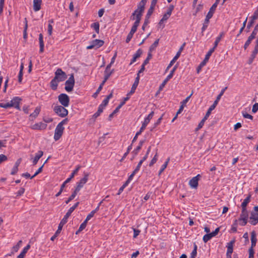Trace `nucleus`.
<instances>
[{
    "label": "nucleus",
    "mask_w": 258,
    "mask_h": 258,
    "mask_svg": "<svg viewBox=\"0 0 258 258\" xmlns=\"http://www.w3.org/2000/svg\"><path fill=\"white\" fill-rule=\"evenodd\" d=\"M137 7V9L132 14L131 19L133 20H136L135 23L139 24L145 7L138 4Z\"/></svg>",
    "instance_id": "1"
},
{
    "label": "nucleus",
    "mask_w": 258,
    "mask_h": 258,
    "mask_svg": "<svg viewBox=\"0 0 258 258\" xmlns=\"http://www.w3.org/2000/svg\"><path fill=\"white\" fill-rule=\"evenodd\" d=\"M79 204L80 203L79 202H77L73 206L69 209L62 219L60 222L58 226L59 227V228H61L62 229L63 225L68 222L69 217L71 216L73 212L78 207Z\"/></svg>",
    "instance_id": "2"
},
{
    "label": "nucleus",
    "mask_w": 258,
    "mask_h": 258,
    "mask_svg": "<svg viewBox=\"0 0 258 258\" xmlns=\"http://www.w3.org/2000/svg\"><path fill=\"white\" fill-rule=\"evenodd\" d=\"M65 107L62 105H56L53 108V111L58 116L64 117L68 114V111Z\"/></svg>",
    "instance_id": "3"
},
{
    "label": "nucleus",
    "mask_w": 258,
    "mask_h": 258,
    "mask_svg": "<svg viewBox=\"0 0 258 258\" xmlns=\"http://www.w3.org/2000/svg\"><path fill=\"white\" fill-rule=\"evenodd\" d=\"M75 79L74 74H72L69 79L67 80L65 82V87L64 89L68 92H70L73 91V88L75 85Z\"/></svg>",
    "instance_id": "4"
},
{
    "label": "nucleus",
    "mask_w": 258,
    "mask_h": 258,
    "mask_svg": "<svg viewBox=\"0 0 258 258\" xmlns=\"http://www.w3.org/2000/svg\"><path fill=\"white\" fill-rule=\"evenodd\" d=\"M58 100L61 105L68 107L70 103L69 96L64 93H61L58 96Z\"/></svg>",
    "instance_id": "5"
},
{
    "label": "nucleus",
    "mask_w": 258,
    "mask_h": 258,
    "mask_svg": "<svg viewBox=\"0 0 258 258\" xmlns=\"http://www.w3.org/2000/svg\"><path fill=\"white\" fill-rule=\"evenodd\" d=\"M177 68V66L176 64L170 71L169 74L167 76L166 79L163 81L162 84L160 85L159 88V92L161 91L168 81L172 78L173 74Z\"/></svg>",
    "instance_id": "6"
},
{
    "label": "nucleus",
    "mask_w": 258,
    "mask_h": 258,
    "mask_svg": "<svg viewBox=\"0 0 258 258\" xmlns=\"http://www.w3.org/2000/svg\"><path fill=\"white\" fill-rule=\"evenodd\" d=\"M104 42L102 40L95 39L91 42V44L87 46V49H91L94 48H98L103 45Z\"/></svg>",
    "instance_id": "7"
},
{
    "label": "nucleus",
    "mask_w": 258,
    "mask_h": 258,
    "mask_svg": "<svg viewBox=\"0 0 258 258\" xmlns=\"http://www.w3.org/2000/svg\"><path fill=\"white\" fill-rule=\"evenodd\" d=\"M54 78L57 79L58 81L62 82L67 79V76L66 74L61 69H57L55 72Z\"/></svg>",
    "instance_id": "8"
},
{
    "label": "nucleus",
    "mask_w": 258,
    "mask_h": 258,
    "mask_svg": "<svg viewBox=\"0 0 258 258\" xmlns=\"http://www.w3.org/2000/svg\"><path fill=\"white\" fill-rule=\"evenodd\" d=\"M227 87H225L221 91L220 94L217 96L216 100L214 101V103L209 107L207 112L211 114V111L214 109L217 105L219 100L221 98V96L223 95L224 92L227 89Z\"/></svg>",
    "instance_id": "9"
},
{
    "label": "nucleus",
    "mask_w": 258,
    "mask_h": 258,
    "mask_svg": "<svg viewBox=\"0 0 258 258\" xmlns=\"http://www.w3.org/2000/svg\"><path fill=\"white\" fill-rule=\"evenodd\" d=\"M258 18V8L254 11L253 15L250 17V20L248 22L246 27V32L249 31V29L252 26L254 23V21Z\"/></svg>",
    "instance_id": "10"
},
{
    "label": "nucleus",
    "mask_w": 258,
    "mask_h": 258,
    "mask_svg": "<svg viewBox=\"0 0 258 258\" xmlns=\"http://www.w3.org/2000/svg\"><path fill=\"white\" fill-rule=\"evenodd\" d=\"M64 128L57 125L54 132V139L55 141H58L62 136Z\"/></svg>",
    "instance_id": "11"
},
{
    "label": "nucleus",
    "mask_w": 258,
    "mask_h": 258,
    "mask_svg": "<svg viewBox=\"0 0 258 258\" xmlns=\"http://www.w3.org/2000/svg\"><path fill=\"white\" fill-rule=\"evenodd\" d=\"M235 243V240H232L227 243L226 256L227 258H231V254L233 250V244Z\"/></svg>",
    "instance_id": "12"
},
{
    "label": "nucleus",
    "mask_w": 258,
    "mask_h": 258,
    "mask_svg": "<svg viewBox=\"0 0 258 258\" xmlns=\"http://www.w3.org/2000/svg\"><path fill=\"white\" fill-rule=\"evenodd\" d=\"M249 219V223L252 225H255L258 223L257 213L254 211L251 212Z\"/></svg>",
    "instance_id": "13"
},
{
    "label": "nucleus",
    "mask_w": 258,
    "mask_h": 258,
    "mask_svg": "<svg viewBox=\"0 0 258 258\" xmlns=\"http://www.w3.org/2000/svg\"><path fill=\"white\" fill-rule=\"evenodd\" d=\"M139 80H140V75L137 74V76L136 77L135 82L132 85L131 90L130 92L127 94V96H129V95L133 94L135 92V90H136V89L139 85Z\"/></svg>",
    "instance_id": "14"
},
{
    "label": "nucleus",
    "mask_w": 258,
    "mask_h": 258,
    "mask_svg": "<svg viewBox=\"0 0 258 258\" xmlns=\"http://www.w3.org/2000/svg\"><path fill=\"white\" fill-rule=\"evenodd\" d=\"M201 177L200 174L192 178L189 181V184L192 188H197L198 186V181Z\"/></svg>",
    "instance_id": "15"
},
{
    "label": "nucleus",
    "mask_w": 258,
    "mask_h": 258,
    "mask_svg": "<svg viewBox=\"0 0 258 258\" xmlns=\"http://www.w3.org/2000/svg\"><path fill=\"white\" fill-rule=\"evenodd\" d=\"M47 124L42 122L36 123L31 126V128L34 130H41L46 128Z\"/></svg>",
    "instance_id": "16"
},
{
    "label": "nucleus",
    "mask_w": 258,
    "mask_h": 258,
    "mask_svg": "<svg viewBox=\"0 0 258 258\" xmlns=\"http://www.w3.org/2000/svg\"><path fill=\"white\" fill-rule=\"evenodd\" d=\"M154 112L153 111H151L150 113L145 118L144 121L142 125V127L145 129L147 124L149 123L150 120L152 118Z\"/></svg>",
    "instance_id": "17"
},
{
    "label": "nucleus",
    "mask_w": 258,
    "mask_h": 258,
    "mask_svg": "<svg viewBox=\"0 0 258 258\" xmlns=\"http://www.w3.org/2000/svg\"><path fill=\"white\" fill-rule=\"evenodd\" d=\"M41 111V107L37 106L36 107L34 111L29 115V120L30 121H33L40 113Z\"/></svg>",
    "instance_id": "18"
},
{
    "label": "nucleus",
    "mask_w": 258,
    "mask_h": 258,
    "mask_svg": "<svg viewBox=\"0 0 258 258\" xmlns=\"http://www.w3.org/2000/svg\"><path fill=\"white\" fill-rule=\"evenodd\" d=\"M220 0H216L215 3L212 6V7L210 8V10L209 12L208 13L207 15H210V17H212L213 16V14L216 10V9L219 3Z\"/></svg>",
    "instance_id": "19"
},
{
    "label": "nucleus",
    "mask_w": 258,
    "mask_h": 258,
    "mask_svg": "<svg viewBox=\"0 0 258 258\" xmlns=\"http://www.w3.org/2000/svg\"><path fill=\"white\" fill-rule=\"evenodd\" d=\"M215 51L214 48H212L209 50L208 53L206 54L204 59L202 61V65H206V63L209 59L210 57L212 55V53Z\"/></svg>",
    "instance_id": "20"
},
{
    "label": "nucleus",
    "mask_w": 258,
    "mask_h": 258,
    "mask_svg": "<svg viewBox=\"0 0 258 258\" xmlns=\"http://www.w3.org/2000/svg\"><path fill=\"white\" fill-rule=\"evenodd\" d=\"M43 152L42 151H39L35 155L34 158H32V163L33 165H36L40 158L43 156Z\"/></svg>",
    "instance_id": "21"
},
{
    "label": "nucleus",
    "mask_w": 258,
    "mask_h": 258,
    "mask_svg": "<svg viewBox=\"0 0 258 258\" xmlns=\"http://www.w3.org/2000/svg\"><path fill=\"white\" fill-rule=\"evenodd\" d=\"M41 4L42 0H33V10L35 12L40 10Z\"/></svg>",
    "instance_id": "22"
},
{
    "label": "nucleus",
    "mask_w": 258,
    "mask_h": 258,
    "mask_svg": "<svg viewBox=\"0 0 258 258\" xmlns=\"http://www.w3.org/2000/svg\"><path fill=\"white\" fill-rule=\"evenodd\" d=\"M22 99L19 97H14L13 98V103L14 104V107L17 109L20 110V104Z\"/></svg>",
    "instance_id": "23"
},
{
    "label": "nucleus",
    "mask_w": 258,
    "mask_h": 258,
    "mask_svg": "<svg viewBox=\"0 0 258 258\" xmlns=\"http://www.w3.org/2000/svg\"><path fill=\"white\" fill-rule=\"evenodd\" d=\"M212 17H210V15H207L204 22L203 23V27L202 28V33H203L207 28L210 22V19Z\"/></svg>",
    "instance_id": "24"
},
{
    "label": "nucleus",
    "mask_w": 258,
    "mask_h": 258,
    "mask_svg": "<svg viewBox=\"0 0 258 258\" xmlns=\"http://www.w3.org/2000/svg\"><path fill=\"white\" fill-rule=\"evenodd\" d=\"M89 174L87 173H84V177L80 179V180L77 183V184L80 185L83 187L84 185L87 182L88 179Z\"/></svg>",
    "instance_id": "25"
},
{
    "label": "nucleus",
    "mask_w": 258,
    "mask_h": 258,
    "mask_svg": "<svg viewBox=\"0 0 258 258\" xmlns=\"http://www.w3.org/2000/svg\"><path fill=\"white\" fill-rule=\"evenodd\" d=\"M143 53V51L141 49H139L136 52V53L134 55L133 58L131 60L130 64H132L134 62H135L137 59L141 56Z\"/></svg>",
    "instance_id": "26"
},
{
    "label": "nucleus",
    "mask_w": 258,
    "mask_h": 258,
    "mask_svg": "<svg viewBox=\"0 0 258 258\" xmlns=\"http://www.w3.org/2000/svg\"><path fill=\"white\" fill-rule=\"evenodd\" d=\"M256 235V233L254 231H252L251 232V247L250 248H253V247L254 246H255V245H256V241H257Z\"/></svg>",
    "instance_id": "27"
},
{
    "label": "nucleus",
    "mask_w": 258,
    "mask_h": 258,
    "mask_svg": "<svg viewBox=\"0 0 258 258\" xmlns=\"http://www.w3.org/2000/svg\"><path fill=\"white\" fill-rule=\"evenodd\" d=\"M39 42L40 46L39 51L40 53H42L44 51V43L43 41V35L41 33L39 35Z\"/></svg>",
    "instance_id": "28"
},
{
    "label": "nucleus",
    "mask_w": 258,
    "mask_h": 258,
    "mask_svg": "<svg viewBox=\"0 0 258 258\" xmlns=\"http://www.w3.org/2000/svg\"><path fill=\"white\" fill-rule=\"evenodd\" d=\"M145 140H142L140 141L139 145L137 147V148L133 150L132 152V153L135 155V156H136L139 153V151L141 150L142 146L143 144L145 143Z\"/></svg>",
    "instance_id": "29"
},
{
    "label": "nucleus",
    "mask_w": 258,
    "mask_h": 258,
    "mask_svg": "<svg viewBox=\"0 0 258 258\" xmlns=\"http://www.w3.org/2000/svg\"><path fill=\"white\" fill-rule=\"evenodd\" d=\"M59 81L57 79L54 78L50 82V87L52 90H56L57 88L58 83Z\"/></svg>",
    "instance_id": "30"
},
{
    "label": "nucleus",
    "mask_w": 258,
    "mask_h": 258,
    "mask_svg": "<svg viewBox=\"0 0 258 258\" xmlns=\"http://www.w3.org/2000/svg\"><path fill=\"white\" fill-rule=\"evenodd\" d=\"M224 34H225L224 32H222L220 33L219 35L216 38V40H215L214 44V46L213 47V48H214L215 49L217 47L218 44L219 42L220 41V40H221L222 38L224 36Z\"/></svg>",
    "instance_id": "31"
},
{
    "label": "nucleus",
    "mask_w": 258,
    "mask_h": 258,
    "mask_svg": "<svg viewBox=\"0 0 258 258\" xmlns=\"http://www.w3.org/2000/svg\"><path fill=\"white\" fill-rule=\"evenodd\" d=\"M251 199V195L249 194L248 196L245 199L241 205V208L246 209L247 204L250 202Z\"/></svg>",
    "instance_id": "32"
},
{
    "label": "nucleus",
    "mask_w": 258,
    "mask_h": 258,
    "mask_svg": "<svg viewBox=\"0 0 258 258\" xmlns=\"http://www.w3.org/2000/svg\"><path fill=\"white\" fill-rule=\"evenodd\" d=\"M257 53H258V51L257 50L254 49L252 51V53H251V54L250 55V57L249 58V59H248V64H250L252 63V62L253 61V59L256 57V55L257 54Z\"/></svg>",
    "instance_id": "33"
},
{
    "label": "nucleus",
    "mask_w": 258,
    "mask_h": 258,
    "mask_svg": "<svg viewBox=\"0 0 258 258\" xmlns=\"http://www.w3.org/2000/svg\"><path fill=\"white\" fill-rule=\"evenodd\" d=\"M248 218V213L247 209L241 208V213L240 215L239 218Z\"/></svg>",
    "instance_id": "34"
},
{
    "label": "nucleus",
    "mask_w": 258,
    "mask_h": 258,
    "mask_svg": "<svg viewBox=\"0 0 258 258\" xmlns=\"http://www.w3.org/2000/svg\"><path fill=\"white\" fill-rule=\"evenodd\" d=\"M180 56H179V54L178 53H176L175 56L173 57V58L172 59V60L170 61V63L168 64V66H167L166 69V72L171 67V66L173 64V63L175 62V61L179 58Z\"/></svg>",
    "instance_id": "35"
},
{
    "label": "nucleus",
    "mask_w": 258,
    "mask_h": 258,
    "mask_svg": "<svg viewBox=\"0 0 258 258\" xmlns=\"http://www.w3.org/2000/svg\"><path fill=\"white\" fill-rule=\"evenodd\" d=\"M159 39H158L156 40L150 46L149 48V51L152 52V51L154 50L155 48L157 47L159 44Z\"/></svg>",
    "instance_id": "36"
},
{
    "label": "nucleus",
    "mask_w": 258,
    "mask_h": 258,
    "mask_svg": "<svg viewBox=\"0 0 258 258\" xmlns=\"http://www.w3.org/2000/svg\"><path fill=\"white\" fill-rule=\"evenodd\" d=\"M169 160H170V158H168L167 159L166 161L162 165V167L158 173L159 175H160L162 173V172H163V171L166 168Z\"/></svg>",
    "instance_id": "37"
},
{
    "label": "nucleus",
    "mask_w": 258,
    "mask_h": 258,
    "mask_svg": "<svg viewBox=\"0 0 258 258\" xmlns=\"http://www.w3.org/2000/svg\"><path fill=\"white\" fill-rule=\"evenodd\" d=\"M238 225V220H235L232 225L231 231L235 233L237 232V227Z\"/></svg>",
    "instance_id": "38"
},
{
    "label": "nucleus",
    "mask_w": 258,
    "mask_h": 258,
    "mask_svg": "<svg viewBox=\"0 0 258 258\" xmlns=\"http://www.w3.org/2000/svg\"><path fill=\"white\" fill-rule=\"evenodd\" d=\"M28 28L27 20L25 18V27L23 31V38L26 39L27 38V30Z\"/></svg>",
    "instance_id": "39"
},
{
    "label": "nucleus",
    "mask_w": 258,
    "mask_h": 258,
    "mask_svg": "<svg viewBox=\"0 0 258 258\" xmlns=\"http://www.w3.org/2000/svg\"><path fill=\"white\" fill-rule=\"evenodd\" d=\"M91 27L93 28L97 33L99 32V24L98 22L93 23L91 25Z\"/></svg>",
    "instance_id": "40"
},
{
    "label": "nucleus",
    "mask_w": 258,
    "mask_h": 258,
    "mask_svg": "<svg viewBox=\"0 0 258 258\" xmlns=\"http://www.w3.org/2000/svg\"><path fill=\"white\" fill-rule=\"evenodd\" d=\"M197 254V246L196 244H194V248L192 250L191 253H190V256L189 258H196Z\"/></svg>",
    "instance_id": "41"
},
{
    "label": "nucleus",
    "mask_w": 258,
    "mask_h": 258,
    "mask_svg": "<svg viewBox=\"0 0 258 258\" xmlns=\"http://www.w3.org/2000/svg\"><path fill=\"white\" fill-rule=\"evenodd\" d=\"M120 106H119V105L114 110V111L110 114H109V116H108V120H111L112 118L113 117V116H114V115L117 112H118L119 110L120 109Z\"/></svg>",
    "instance_id": "42"
},
{
    "label": "nucleus",
    "mask_w": 258,
    "mask_h": 258,
    "mask_svg": "<svg viewBox=\"0 0 258 258\" xmlns=\"http://www.w3.org/2000/svg\"><path fill=\"white\" fill-rule=\"evenodd\" d=\"M212 237H213V236H212V235L210 233H207L203 236V240L204 242L206 243L209 240H210Z\"/></svg>",
    "instance_id": "43"
},
{
    "label": "nucleus",
    "mask_w": 258,
    "mask_h": 258,
    "mask_svg": "<svg viewBox=\"0 0 258 258\" xmlns=\"http://www.w3.org/2000/svg\"><path fill=\"white\" fill-rule=\"evenodd\" d=\"M103 108H101L100 107H98V110L94 114V115H93V117L94 118H96L97 117H98L100 115V114L103 112Z\"/></svg>",
    "instance_id": "44"
},
{
    "label": "nucleus",
    "mask_w": 258,
    "mask_h": 258,
    "mask_svg": "<svg viewBox=\"0 0 258 258\" xmlns=\"http://www.w3.org/2000/svg\"><path fill=\"white\" fill-rule=\"evenodd\" d=\"M157 157H158V154L157 153H156L154 157L153 158V159L151 160V162H150L149 166L150 167L152 166L157 161Z\"/></svg>",
    "instance_id": "45"
},
{
    "label": "nucleus",
    "mask_w": 258,
    "mask_h": 258,
    "mask_svg": "<svg viewBox=\"0 0 258 258\" xmlns=\"http://www.w3.org/2000/svg\"><path fill=\"white\" fill-rule=\"evenodd\" d=\"M152 57V54L151 52H148L147 57L144 61L143 63L144 65H146L149 63L150 59H151Z\"/></svg>",
    "instance_id": "46"
},
{
    "label": "nucleus",
    "mask_w": 258,
    "mask_h": 258,
    "mask_svg": "<svg viewBox=\"0 0 258 258\" xmlns=\"http://www.w3.org/2000/svg\"><path fill=\"white\" fill-rule=\"evenodd\" d=\"M154 10V8L150 7V8L148 10V12H147V14L146 15V17L145 18L149 19L150 17H151V16L153 14Z\"/></svg>",
    "instance_id": "47"
},
{
    "label": "nucleus",
    "mask_w": 258,
    "mask_h": 258,
    "mask_svg": "<svg viewBox=\"0 0 258 258\" xmlns=\"http://www.w3.org/2000/svg\"><path fill=\"white\" fill-rule=\"evenodd\" d=\"M61 230L62 229L61 228H59V227H58L57 230L55 232L54 235L51 237L50 240L53 241L56 238V237L58 235V234L60 233Z\"/></svg>",
    "instance_id": "48"
},
{
    "label": "nucleus",
    "mask_w": 258,
    "mask_h": 258,
    "mask_svg": "<svg viewBox=\"0 0 258 258\" xmlns=\"http://www.w3.org/2000/svg\"><path fill=\"white\" fill-rule=\"evenodd\" d=\"M247 218H239L238 221H241L240 222L239 224L241 226H244L246 225L247 223Z\"/></svg>",
    "instance_id": "49"
},
{
    "label": "nucleus",
    "mask_w": 258,
    "mask_h": 258,
    "mask_svg": "<svg viewBox=\"0 0 258 258\" xmlns=\"http://www.w3.org/2000/svg\"><path fill=\"white\" fill-rule=\"evenodd\" d=\"M242 114L243 117H244L245 118H248V119H250L251 120L253 119V116L249 114L248 113H247L246 112L242 111Z\"/></svg>",
    "instance_id": "50"
},
{
    "label": "nucleus",
    "mask_w": 258,
    "mask_h": 258,
    "mask_svg": "<svg viewBox=\"0 0 258 258\" xmlns=\"http://www.w3.org/2000/svg\"><path fill=\"white\" fill-rule=\"evenodd\" d=\"M139 24H137V23H134V25L132 26V29H131V30L130 31V32L134 34L136 32V31L137 30V28L139 26Z\"/></svg>",
    "instance_id": "51"
},
{
    "label": "nucleus",
    "mask_w": 258,
    "mask_h": 258,
    "mask_svg": "<svg viewBox=\"0 0 258 258\" xmlns=\"http://www.w3.org/2000/svg\"><path fill=\"white\" fill-rule=\"evenodd\" d=\"M163 114L161 115V116L160 117H159L158 120H157V121L154 123V127H153V128L151 129V131H153V129L155 128L157 125H158L160 123H161V121L162 119V118H163Z\"/></svg>",
    "instance_id": "52"
},
{
    "label": "nucleus",
    "mask_w": 258,
    "mask_h": 258,
    "mask_svg": "<svg viewBox=\"0 0 258 258\" xmlns=\"http://www.w3.org/2000/svg\"><path fill=\"white\" fill-rule=\"evenodd\" d=\"M80 168H81L80 165L77 166V168L73 171V172L71 174V175H70L71 178H73L74 177L75 175L77 173V172H78V171L79 170Z\"/></svg>",
    "instance_id": "53"
},
{
    "label": "nucleus",
    "mask_w": 258,
    "mask_h": 258,
    "mask_svg": "<svg viewBox=\"0 0 258 258\" xmlns=\"http://www.w3.org/2000/svg\"><path fill=\"white\" fill-rule=\"evenodd\" d=\"M43 167V165H42L40 167H39L38 168V169L34 173V174L31 177V179L33 178L34 177H35L36 175H37L39 173H41L42 171Z\"/></svg>",
    "instance_id": "54"
},
{
    "label": "nucleus",
    "mask_w": 258,
    "mask_h": 258,
    "mask_svg": "<svg viewBox=\"0 0 258 258\" xmlns=\"http://www.w3.org/2000/svg\"><path fill=\"white\" fill-rule=\"evenodd\" d=\"M76 196L75 193L73 192L72 194L70 196L68 199L66 201V203L67 204H69L72 200H73Z\"/></svg>",
    "instance_id": "55"
},
{
    "label": "nucleus",
    "mask_w": 258,
    "mask_h": 258,
    "mask_svg": "<svg viewBox=\"0 0 258 258\" xmlns=\"http://www.w3.org/2000/svg\"><path fill=\"white\" fill-rule=\"evenodd\" d=\"M0 107L4 108H8L12 107V105L9 104V103L8 102L6 103H0Z\"/></svg>",
    "instance_id": "56"
},
{
    "label": "nucleus",
    "mask_w": 258,
    "mask_h": 258,
    "mask_svg": "<svg viewBox=\"0 0 258 258\" xmlns=\"http://www.w3.org/2000/svg\"><path fill=\"white\" fill-rule=\"evenodd\" d=\"M108 101L107 100V99H104L102 101V102L101 103V104L99 106V107H100L101 108H103L104 109V108H105V107L108 104Z\"/></svg>",
    "instance_id": "57"
},
{
    "label": "nucleus",
    "mask_w": 258,
    "mask_h": 258,
    "mask_svg": "<svg viewBox=\"0 0 258 258\" xmlns=\"http://www.w3.org/2000/svg\"><path fill=\"white\" fill-rule=\"evenodd\" d=\"M25 192V188L23 187H21L20 189L16 192L17 197L22 196Z\"/></svg>",
    "instance_id": "58"
},
{
    "label": "nucleus",
    "mask_w": 258,
    "mask_h": 258,
    "mask_svg": "<svg viewBox=\"0 0 258 258\" xmlns=\"http://www.w3.org/2000/svg\"><path fill=\"white\" fill-rule=\"evenodd\" d=\"M8 160V158L7 156H6L4 154H1L0 155V164L3 163V162H5Z\"/></svg>",
    "instance_id": "59"
},
{
    "label": "nucleus",
    "mask_w": 258,
    "mask_h": 258,
    "mask_svg": "<svg viewBox=\"0 0 258 258\" xmlns=\"http://www.w3.org/2000/svg\"><path fill=\"white\" fill-rule=\"evenodd\" d=\"M30 244H28L26 246H25L23 250L22 251V252H21L22 254H24V255H25L26 253L27 252L28 250L30 249Z\"/></svg>",
    "instance_id": "60"
},
{
    "label": "nucleus",
    "mask_w": 258,
    "mask_h": 258,
    "mask_svg": "<svg viewBox=\"0 0 258 258\" xmlns=\"http://www.w3.org/2000/svg\"><path fill=\"white\" fill-rule=\"evenodd\" d=\"M192 95V93H191L190 95L187 96L184 100H183L181 102V105H183V106H184L186 104V103L188 101L189 99H190V98L191 97Z\"/></svg>",
    "instance_id": "61"
},
{
    "label": "nucleus",
    "mask_w": 258,
    "mask_h": 258,
    "mask_svg": "<svg viewBox=\"0 0 258 258\" xmlns=\"http://www.w3.org/2000/svg\"><path fill=\"white\" fill-rule=\"evenodd\" d=\"M249 257L248 258H254V249L252 248H249Z\"/></svg>",
    "instance_id": "62"
},
{
    "label": "nucleus",
    "mask_w": 258,
    "mask_h": 258,
    "mask_svg": "<svg viewBox=\"0 0 258 258\" xmlns=\"http://www.w3.org/2000/svg\"><path fill=\"white\" fill-rule=\"evenodd\" d=\"M133 33L130 32V33L128 34L126 37V39L125 40L126 43H128L131 41V39L133 38Z\"/></svg>",
    "instance_id": "63"
},
{
    "label": "nucleus",
    "mask_w": 258,
    "mask_h": 258,
    "mask_svg": "<svg viewBox=\"0 0 258 258\" xmlns=\"http://www.w3.org/2000/svg\"><path fill=\"white\" fill-rule=\"evenodd\" d=\"M258 110V103H255L252 106V112L255 113Z\"/></svg>",
    "instance_id": "64"
}]
</instances>
